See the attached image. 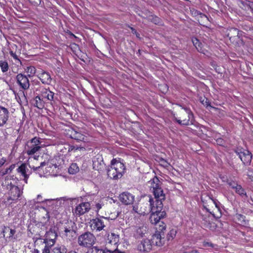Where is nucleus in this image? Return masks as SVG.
Returning a JSON list of instances; mask_svg holds the SVG:
<instances>
[{
	"label": "nucleus",
	"mask_w": 253,
	"mask_h": 253,
	"mask_svg": "<svg viewBox=\"0 0 253 253\" xmlns=\"http://www.w3.org/2000/svg\"><path fill=\"white\" fill-rule=\"evenodd\" d=\"M112 253H125L118 250L117 248L113 250Z\"/></svg>",
	"instance_id": "nucleus-52"
},
{
	"label": "nucleus",
	"mask_w": 253,
	"mask_h": 253,
	"mask_svg": "<svg viewBox=\"0 0 253 253\" xmlns=\"http://www.w3.org/2000/svg\"><path fill=\"white\" fill-rule=\"evenodd\" d=\"M108 222L107 218L101 216L100 218L96 217L90 220V227L92 230L100 231L104 229L106 224Z\"/></svg>",
	"instance_id": "nucleus-9"
},
{
	"label": "nucleus",
	"mask_w": 253,
	"mask_h": 253,
	"mask_svg": "<svg viewBox=\"0 0 253 253\" xmlns=\"http://www.w3.org/2000/svg\"><path fill=\"white\" fill-rule=\"evenodd\" d=\"M119 242V236L118 235L112 233L108 235V242L106 245L109 247L110 245H114L115 248H117V244Z\"/></svg>",
	"instance_id": "nucleus-18"
},
{
	"label": "nucleus",
	"mask_w": 253,
	"mask_h": 253,
	"mask_svg": "<svg viewBox=\"0 0 253 253\" xmlns=\"http://www.w3.org/2000/svg\"><path fill=\"white\" fill-rule=\"evenodd\" d=\"M207 211L209 212H210L211 213V214L213 216H214V213H213L212 212H211V211H210L209 209H208L207 208L206 209Z\"/></svg>",
	"instance_id": "nucleus-57"
},
{
	"label": "nucleus",
	"mask_w": 253,
	"mask_h": 253,
	"mask_svg": "<svg viewBox=\"0 0 253 253\" xmlns=\"http://www.w3.org/2000/svg\"><path fill=\"white\" fill-rule=\"evenodd\" d=\"M125 170L124 164L114 159L111 161V166L107 169V175L111 179H117L122 177Z\"/></svg>",
	"instance_id": "nucleus-4"
},
{
	"label": "nucleus",
	"mask_w": 253,
	"mask_h": 253,
	"mask_svg": "<svg viewBox=\"0 0 253 253\" xmlns=\"http://www.w3.org/2000/svg\"><path fill=\"white\" fill-rule=\"evenodd\" d=\"M3 184L6 186V188L8 190V200H16L20 197L22 192L19 188L15 185L14 180L13 178H11V176H6Z\"/></svg>",
	"instance_id": "nucleus-5"
},
{
	"label": "nucleus",
	"mask_w": 253,
	"mask_h": 253,
	"mask_svg": "<svg viewBox=\"0 0 253 253\" xmlns=\"http://www.w3.org/2000/svg\"><path fill=\"white\" fill-rule=\"evenodd\" d=\"M228 184L229 186L232 189H234L236 193L237 192V182L236 181H230V180H228Z\"/></svg>",
	"instance_id": "nucleus-38"
},
{
	"label": "nucleus",
	"mask_w": 253,
	"mask_h": 253,
	"mask_svg": "<svg viewBox=\"0 0 253 253\" xmlns=\"http://www.w3.org/2000/svg\"><path fill=\"white\" fill-rule=\"evenodd\" d=\"M95 240V238L93 234L86 232L78 237V243L81 246L89 248L94 244Z\"/></svg>",
	"instance_id": "nucleus-7"
},
{
	"label": "nucleus",
	"mask_w": 253,
	"mask_h": 253,
	"mask_svg": "<svg viewBox=\"0 0 253 253\" xmlns=\"http://www.w3.org/2000/svg\"><path fill=\"white\" fill-rule=\"evenodd\" d=\"M39 156H30L28 158L27 164L23 163L17 169V171L24 177L23 180L26 183H28V179L29 175L32 173L31 170L27 168V165L34 171H40L42 167L46 165V163L45 162H41L39 164Z\"/></svg>",
	"instance_id": "nucleus-2"
},
{
	"label": "nucleus",
	"mask_w": 253,
	"mask_h": 253,
	"mask_svg": "<svg viewBox=\"0 0 253 253\" xmlns=\"http://www.w3.org/2000/svg\"><path fill=\"white\" fill-rule=\"evenodd\" d=\"M52 252L53 253H67V249L63 245H57L53 248Z\"/></svg>",
	"instance_id": "nucleus-27"
},
{
	"label": "nucleus",
	"mask_w": 253,
	"mask_h": 253,
	"mask_svg": "<svg viewBox=\"0 0 253 253\" xmlns=\"http://www.w3.org/2000/svg\"><path fill=\"white\" fill-rule=\"evenodd\" d=\"M144 231H145V229H144L143 227H139L136 229V233L141 236H142L144 234Z\"/></svg>",
	"instance_id": "nucleus-42"
},
{
	"label": "nucleus",
	"mask_w": 253,
	"mask_h": 253,
	"mask_svg": "<svg viewBox=\"0 0 253 253\" xmlns=\"http://www.w3.org/2000/svg\"><path fill=\"white\" fill-rule=\"evenodd\" d=\"M75 223L72 221L69 222L64 226L65 235L69 240L73 239L75 234V231L74 229Z\"/></svg>",
	"instance_id": "nucleus-15"
},
{
	"label": "nucleus",
	"mask_w": 253,
	"mask_h": 253,
	"mask_svg": "<svg viewBox=\"0 0 253 253\" xmlns=\"http://www.w3.org/2000/svg\"><path fill=\"white\" fill-rule=\"evenodd\" d=\"M152 17V18H149L150 20H152V19H153V22L156 24L157 23H158L159 21V18L158 17H153L152 16H151Z\"/></svg>",
	"instance_id": "nucleus-46"
},
{
	"label": "nucleus",
	"mask_w": 253,
	"mask_h": 253,
	"mask_svg": "<svg viewBox=\"0 0 253 253\" xmlns=\"http://www.w3.org/2000/svg\"><path fill=\"white\" fill-rule=\"evenodd\" d=\"M205 246L212 247V244L211 243L206 242L204 244Z\"/></svg>",
	"instance_id": "nucleus-54"
},
{
	"label": "nucleus",
	"mask_w": 253,
	"mask_h": 253,
	"mask_svg": "<svg viewBox=\"0 0 253 253\" xmlns=\"http://www.w3.org/2000/svg\"><path fill=\"white\" fill-rule=\"evenodd\" d=\"M90 209V204L89 202H83L78 205L74 211V213L80 216L87 212Z\"/></svg>",
	"instance_id": "nucleus-10"
},
{
	"label": "nucleus",
	"mask_w": 253,
	"mask_h": 253,
	"mask_svg": "<svg viewBox=\"0 0 253 253\" xmlns=\"http://www.w3.org/2000/svg\"><path fill=\"white\" fill-rule=\"evenodd\" d=\"M248 175L250 179L251 180H253V171L249 172Z\"/></svg>",
	"instance_id": "nucleus-47"
},
{
	"label": "nucleus",
	"mask_w": 253,
	"mask_h": 253,
	"mask_svg": "<svg viewBox=\"0 0 253 253\" xmlns=\"http://www.w3.org/2000/svg\"><path fill=\"white\" fill-rule=\"evenodd\" d=\"M16 233L15 229H12L7 226H3L2 230V233L4 237L6 236V238H8L9 240H12L16 238L14 237V234Z\"/></svg>",
	"instance_id": "nucleus-21"
},
{
	"label": "nucleus",
	"mask_w": 253,
	"mask_h": 253,
	"mask_svg": "<svg viewBox=\"0 0 253 253\" xmlns=\"http://www.w3.org/2000/svg\"><path fill=\"white\" fill-rule=\"evenodd\" d=\"M247 224L245 216L238 214V225L244 226Z\"/></svg>",
	"instance_id": "nucleus-34"
},
{
	"label": "nucleus",
	"mask_w": 253,
	"mask_h": 253,
	"mask_svg": "<svg viewBox=\"0 0 253 253\" xmlns=\"http://www.w3.org/2000/svg\"><path fill=\"white\" fill-rule=\"evenodd\" d=\"M95 208L96 209L95 211L98 212L99 210L104 206V203L101 200H99L98 202H95Z\"/></svg>",
	"instance_id": "nucleus-37"
},
{
	"label": "nucleus",
	"mask_w": 253,
	"mask_h": 253,
	"mask_svg": "<svg viewBox=\"0 0 253 253\" xmlns=\"http://www.w3.org/2000/svg\"><path fill=\"white\" fill-rule=\"evenodd\" d=\"M16 81L21 88L27 90L30 87V82L28 77L22 74H18L16 76Z\"/></svg>",
	"instance_id": "nucleus-12"
},
{
	"label": "nucleus",
	"mask_w": 253,
	"mask_h": 253,
	"mask_svg": "<svg viewBox=\"0 0 253 253\" xmlns=\"http://www.w3.org/2000/svg\"><path fill=\"white\" fill-rule=\"evenodd\" d=\"M26 72L29 74V77H33L35 74L36 69L34 66L27 67L26 69Z\"/></svg>",
	"instance_id": "nucleus-33"
},
{
	"label": "nucleus",
	"mask_w": 253,
	"mask_h": 253,
	"mask_svg": "<svg viewBox=\"0 0 253 253\" xmlns=\"http://www.w3.org/2000/svg\"><path fill=\"white\" fill-rule=\"evenodd\" d=\"M64 150H67L68 152H71V151H73L74 150H77L78 149V148H75V147L74 146H71V145H66L65 146H64Z\"/></svg>",
	"instance_id": "nucleus-41"
},
{
	"label": "nucleus",
	"mask_w": 253,
	"mask_h": 253,
	"mask_svg": "<svg viewBox=\"0 0 253 253\" xmlns=\"http://www.w3.org/2000/svg\"><path fill=\"white\" fill-rule=\"evenodd\" d=\"M183 253H193V250L189 252H184Z\"/></svg>",
	"instance_id": "nucleus-61"
},
{
	"label": "nucleus",
	"mask_w": 253,
	"mask_h": 253,
	"mask_svg": "<svg viewBox=\"0 0 253 253\" xmlns=\"http://www.w3.org/2000/svg\"><path fill=\"white\" fill-rule=\"evenodd\" d=\"M34 253H40V252L37 249H35L34 250Z\"/></svg>",
	"instance_id": "nucleus-58"
},
{
	"label": "nucleus",
	"mask_w": 253,
	"mask_h": 253,
	"mask_svg": "<svg viewBox=\"0 0 253 253\" xmlns=\"http://www.w3.org/2000/svg\"><path fill=\"white\" fill-rule=\"evenodd\" d=\"M192 42L197 50H199V48L200 47V44H201L197 38H194L192 39Z\"/></svg>",
	"instance_id": "nucleus-39"
},
{
	"label": "nucleus",
	"mask_w": 253,
	"mask_h": 253,
	"mask_svg": "<svg viewBox=\"0 0 253 253\" xmlns=\"http://www.w3.org/2000/svg\"><path fill=\"white\" fill-rule=\"evenodd\" d=\"M173 116L174 120L180 125L188 126L193 124V115L189 108L183 107Z\"/></svg>",
	"instance_id": "nucleus-3"
},
{
	"label": "nucleus",
	"mask_w": 253,
	"mask_h": 253,
	"mask_svg": "<svg viewBox=\"0 0 253 253\" xmlns=\"http://www.w3.org/2000/svg\"><path fill=\"white\" fill-rule=\"evenodd\" d=\"M152 247V245L150 240L146 239L141 241L138 245V250L142 252H150Z\"/></svg>",
	"instance_id": "nucleus-16"
},
{
	"label": "nucleus",
	"mask_w": 253,
	"mask_h": 253,
	"mask_svg": "<svg viewBox=\"0 0 253 253\" xmlns=\"http://www.w3.org/2000/svg\"><path fill=\"white\" fill-rule=\"evenodd\" d=\"M238 195H240L242 197L243 200L244 201L247 198V196L244 189L239 185H238Z\"/></svg>",
	"instance_id": "nucleus-32"
},
{
	"label": "nucleus",
	"mask_w": 253,
	"mask_h": 253,
	"mask_svg": "<svg viewBox=\"0 0 253 253\" xmlns=\"http://www.w3.org/2000/svg\"><path fill=\"white\" fill-rule=\"evenodd\" d=\"M204 100L202 101V103L205 105H206L207 106H210V104L209 103V101L207 99H206L205 103H204Z\"/></svg>",
	"instance_id": "nucleus-53"
},
{
	"label": "nucleus",
	"mask_w": 253,
	"mask_h": 253,
	"mask_svg": "<svg viewBox=\"0 0 253 253\" xmlns=\"http://www.w3.org/2000/svg\"><path fill=\"white\" fill-rule=\"evenodd\" d=\"M69 253H77L76 252L71 251V252H70Z\"/></svg>",
	"instance_id": "nucleus-64"
},
{
	"label": "nucleus",
	"mask_w": 253,
	"mask_h": 253,
	"mask_svg": "<svg viewBox=\"0 0 253 253\" xmlns=\"http://www.w3.org/2000/svg\"><path fill=\"white\" fill-rule=\"evenodd\" d=\"M15 166L14 165H11L9 168L8 169H9V171L10 172L11 170L14 168Z\"/></svg>",
	"instance_id": "nucleus-55"
},
{
	"label": "nucleus",
	"mask_w": 253,
	"mask_h": 253,
	"mask_svg": "<svg viewBox=\"0 0 253 253\" xmlns=\"http://www.w3.org/2000/svg\"><path fill=\"white\" fill-rule=\"evenodd\" d=\"M41 95L42 98L47 99L49 101L54 100V93L47 88H41Z\"/></svg>",
	"instance_id": "nucleus-20"
},
{
	"label": "nucleus",
	"mask_w": 253,
	"mask_h": 253,
	"mask_svg": "<svg viewBox=\"0 0 253 253\" xmlns=\"http://www.w3.org/2000/svg\"><path fill=\"white\" fill-rule=\"evenodd\" d=\"M238 5L242 9L248 11V13L251 12L253 13V2L249 1H243L238 2Z\"/></svg>",
	"instance_id": "nucleus-19"
},
{
	"label": "nucleus",
	"mask_w": 253,
	"mask_h": 253,
	"mask_svg": "<svg viewBox=\"0 0 253 253\" xmlns=\"http://www.w3.org/2000/svg\"><path fill=\"white\" fill-rule=\"evenodd\" d=\"M33 104L35 107L40 109H42L44 107V102L42 100L39 96L35 97L33 101Z\"/></svg>",
	"instance_id": "nucleus-24"
},
{
	"label": "nucleus",
	"mask_w": 253,
	"mask_h": 253,
	"mask_svg": "<svg viewBox=\"0 0 253 253\" xmlns=\"http://www.w3.org/2000/svg\"><path fill=\"white\" fill-rule=\"evenodd\" d=\"M216 141H217V144H219V145H223V139H221V138H219V139H218L216 140Z\"/></svg>",
	"instance_id": "nucleus-48"
},
{
	"label": "nucleus",
	"mask_w": 253,
	"mask_h": 253,
	"mask_svg": "<svg viewBox=\"0 0 253 253\" xmlns=\"http://www.w3.org/2000/svg\"><path fill=\"white\" fill-rule=\"evenodd\" d=\"M215 70L218 73H222V70H221V68H220L219 66L216 67L215 68Z\"/></svg>",
	"instance_id": "nucleus-49"
},
{
	"label": "nucleus",
	"mask_w": 253,
	"mask_h": 253,
	"mask_svg": "<svg viewBox=\"0 0 253 253\" xmlns=\"http://www.w3.org/2000/svg\"><path fill=\"white\" fill-rule=\"evenodd\" d=\"M134 196L128 192L121 193L119 197V201L124 205H130L133 203Z\"/></svg>",
	"instance_id": "nucleus-11"
},
{
	"label": "nucleus",
	"mask_w": 253,
	"mask_h": 253,
	"mask_svg": "<svg viewBox=\"0 0 253 253\" xmlns=\"http://www.w3.org/2000/svg\"><path fill=\"white\" fill-rule=\"evenodd\" d=\"M29 2L33 6H38L41 3L42 0H28Z\"/></svg>",
	"instance_id": "nucleus-40"
},
{
	"label": "nucleus",
	"mask_w": 253,
	"mask_h": 253,
	"mask_svg": "<svg viewBox=\"0 0 253 253\" xmlns=\"http://www.w3.org/2000/svg\"><path fill=\"white\" fill-rule=\"evenodd\" d=\"M9 170V169H7V168L5 169L4 170H2L0 171V174L1 175H3L4 174H6L10 172Z\"/></svg>",
	"instance_id": "nucleus-43"
},
{
	"label": "nucleus",
	"mask_w": 253,
	"mask_h": 253,
	"mask_svg": "<svg viewBox=\"0 0 253 253\" xmlns=\"http://www.w3.org/2000/svg\"><path fill=\"white\" fill-rule=\"evenodd\" d=\"M42 139L38 137L28 141L25 147V153L29 156L34 155L42 148Z\"/></svg>",
	"instance_id": "nucleus-6"
},
{
	"label": "nucleus",
	"mask_w": 253,
	"mask_h": 253,
	"mask_svg": "<svg viewBox=\"0 0 253 253\" xmlns=\"http://www.w3.org/2000/svg\"><path fill=\"white\" fill-rule=\"evenodd\" d=\"M92 162L93 169L95 170H99L103 166V163L102 164L103 161L101 160H99L98 158L94 159Z\"/></svg>",
	"instance_id": "nucleus-25"
},
{
	"label": "nucleus",
	"mask_w": 253,
	"mask_h": 253,
	"mask_svg": "<svg viewBox=\"0 0 253 253\" xmlns=\"http://www.w3.org/2000/svg\"><path fill=\"white\" fill-rule=\"evenodd\" d=\"M239 157L245 165H249L252 160V154L248 150L243 149L238 151Z\"/></svg>",
	"instance_id": "nucleus-14"
},
{
	"label": "nucleus",
	"mask_w": 253,
	"mask_h": 253,
	"mask_svg": "<svg viewBox=\"0 0 253 253\" xmlns=\"http://www.w3.org/2000/svg\"><path fill=\"white\" fill-rule=\"evenodd\" d=\"M248 29H250V28L248 26H246V27L243 28V29L245 30L246 31H247Z\"/></svg>",
	"instance_id": "nucleus-59"
},
{
	"label": "nucleus",
	"mask_w": 253,
	"mask_h": 253,
	"mask_svg": "<svg viewBox=\"0 0 253 253\" xmlns=\"http://www.w3.org/2000/svg\"><path fill=\"white\" fill-rule=\"evenodd\" d=\"M41 242H42L45 246L48 247L49 249L51 248V247H52L55 243V241H50V240H47L46 239H43V241L41 240Z\"/></svg>",
	"instance_id": "nucleus-36"
},
{
	"label": "nucleus",
	"mask_w": 253,
	"mask_h": 253,
	"mask_svg": "<svg viewBox=\"0 0 253 253\" xmlns=\"http://www.w3.org/2000/svg\"><path fill=\"white\" fill-rule=\"evenodd\" d=\"M177 233V230L176 229H172L169 231L167 236V239L168 241L172 240L175 237Z\"/></svg>",
	"instance_id": "nucleus-30"
},
{
	"label": "nucleus",
	"mask_w": 253,
	"mask_h": 253,
	"mask_svg": "<svg viewBox=\"0 0 253 253\" xmlns=\"http://www.w3.org/2000/svg\"><path fill=\"white\" fill-rule=\"evenodd\" d=\"M9 54L10 56L13 57L14 59L15 60L16 64H19L20 65H22V62L21 60L19 59L18 56L16 55V54L12 51H10Z\"/></svg>",
	"instance_id": "nucleus-35"
},
{
	"label": "nucleus",
	"mask_w": 253,
	"mask_h": 253,
	"mask_svg": "<svg viewBox=\"0 0 253 253\" xmlns=\"http://www.w3.org/2000/svg\"><path fill=\"white\" fill-rule=\"evenodd\" d=\"M113 250H109L106 247L105 250L104 251V253H112Z\"/></svg>",
	"instance_id": "nucleus-51"
},
{
	"label": "nucleus",
	"mask_w": 253,
	"mask_h": 253,
	"mask_svg": "<svg viewBox=\"0 0 253 253\" xmlns=\"http://www.w3.org/2000/svg\"><path fill=\"white\" fill-rule=\"evenodd\" d=\"M41 222L43 226L45 227L46 229H47V227L49 226V215L48 212H46L45 216L42 217Z\"/></svg>",
	"instance_id": "nucleus-26"
},
{
	"label": "nucleus",
	"mask_w": 253,
	"mask_h": 253,
	"mask_svg": "<svg viewBox=\"0 0 253 253\" xmlns=\"http://www.w3.org/2000/svg\"><path fill=\"white\" fill-rule=\"evenodd\" d=\"M48 201H49V202H52L53 203L57 202L56 201H55V200H50V201H49V200H48Z\"/></svg>",
	"instance_id": "nucleus-60"
},
{
	"label": "nucleus",
	"mask_w": 253,
	"mask_h": 253,
	"mask_svg": "<svg viewBox=\"0 0 253 253\" xmlns=\"http://www.w3.org/2000/svg\"><path fill=\"white\" fill-rule=\"evenodd\" d=\"M42 202H43V200H42V196L41 195H38L37 199H36V201H35V200H34V202L41 203Z\"/></svg>",
	"instance_id": "nucleus-44"
},
{
	"label": "nucleus",
	"mask_w": 253,
	"mask_h": 253,
	"mask_svg": "<svg viewBox=\"0 0 253 253\" xmlns=\"http://www.w3.org/2000/svg\"><path fill=\"white\" fill-rule=\"evenodd\" d=\"M57 237V234L55 231L53 229L50 228L49 231L46 232L45 239L55 241Z\"/></svg>",
	"instance_id": "nucleus-23"
},
{
	"label": "nucleus",
	"mask_w": 253,
	"mask_h": 253,
	"mask_svg": "<svg viewBox=\"0 0 253 253\" xmlns=\"http://www.w3.org/2000/svg\"><path fill=\"white\" fill-rule=\"evenodd\" d=\"M50 249L48 247L44 245V249L42 250V253H50Z\"/></svg>",
	"instance_id": "nucleus-45"
},
{
	"label": "nucleus",
	"mask_w": 253,
	"mask_h": 253,
	"mask_svg": "<svg viewBox=\"0 0 253 253\" xmlns=\"http://www.w3.org/2000/svg\"><path fill=\"white\" fill-rule=\"evenodd\" d=\"M68 171L70 174H74L79 171V168L77 164L72 163L70 166Z\"/></svg>",
	"instance_id": "nucleus-28"
},
{
	"label": "nucleus",
	"mask_w": 253,
	"mask_h": 253,
	"mask_svg": "<svg viewBox=\"0 0 253 253\" xmlns=\"http://www.w3.org/2000/svg\"><path fill=\"white\" fill-rule=\"evenodd\" d=\"M211 200L212 201V202L213 203V204L215 205L216 208H218L217 207V204L216 203V202L213 200V199H211Z\"/></svg>",
	"instance_id": "nucleus-56"
},
{
	"label": "nucleus",
	"mask_w": 253,
	"mask_h": 253,
	"mask_svg": "<svg viewBox=\"0 0 253 253\" xmlns=\"http://www.w3.org/2000/svg\"><path fill=\"white\" fill-rule=\"evenodd\" d=\"M148 184L152 189L153 193L155 197V201L150 196H148V203L140 202L133 206V211L139 214L145 215L151 212L150 220L152 223H156L159 220L165 217L166 213L164 211H162L163 208V201L166 199L165 194L162 188V183L157 176L151 179L148 182Z\"/></svg>",
	"instance_id": "nucleus-1"
},
{
	"label": "nucleus",
	"mask_w": 253,
	"mask_h": 253,
	"mask_svg": "<svg viewBox=\"0 0 253 253\" xmlns=\"http://www.w3.org/2000/svg\"><path fill=\"white\" fill-rule=\"evenodd\" d=\"M164 237L165 234L164 232H156L152 236L150 241L152 245L159 247L162 246L164 244Z\"/></svg>",
	"instance_id": "nucleus-13"
},
{
	"label": "nucleus",
	"mask_w": 253,
	"mask_h": 253,
	"mask_svg": "<svg viewBox=\"0 0 253 253\" xmlns=\"http://www.w3.org/2000/svg\"><path fill=\"white\" fill-rule=\"evenodd\" d=\"M8 114L9 112L6 108L0 106V126L6 123L8 120Z\"/></svg>",
	"instance_id": "nucleus-17"
},
{
	"label": "nucleus",
	"mask_w": 253,
	"mask_h": 253,
	"mask_svg": "<svg viewBox=\"0 0 253 253\" xmlns=\"http://www.w3.org/2000/svg\"><path fill=\"white\" fill-rule=\"evenodd\" d=\"M5 162V160L3 158L0 159V167L3 165Z\"/></svg>",
	"instance_id": "nucleus-50"
},
{
	"label": "nucleus",
	"mask_w": 253,
	"mask_h": 253,
	"mask_svg": "<svg viewBox=\"0 0 253 253\" xmlns=\"http://www.w3.org/2000/svg\"><path fill=\"white\" fill-rule=\"evenodd\" d=\"M0 67L3 73L7 72L9 69L8 63L5 61H0Z\"/></svg>",
	"instance_id": "nucleus-31"
},
{
	"label": "nucleus",
	"mask_w": 253,
	"mask_h": 253,
	"mask_svg": "<svg viewBox=\"0 0 253 253\" xmlns=\"http://www.w3.org/2000/svg\"><path fill=\"white\" fill-rule=\"evenodd\" d=\"M67 135L71 138L78 141L85 142L88 141L87 136L83 133L78 127L68 129L67 131Z\"/></svg>",
	"instance_id": "nucleus-8"
},
{
	"label": "nucleus",
	"mask_w": 253,
	"mask_h": 253,
	"mask_svg": "<svg viewBox=\"0 0 253 253\" xmlns=\"http://www.w3.org/2000/svg\"><path fill=\"white\" fill-rule=\"evenodd\" d=\"M38 77L43 84H49L51 82L52 79L50 74L45 71H42L38 75Z\"/></svg>",
	"instance_id": "nucleus-22"
},
{
	"label": "nucleus",
	"mask_w": 253,
	"mask_h": 253,
	"mask_svg": "<svg viewBox=\"0 0 253 253\" xmlns=\"http://www.w3.org/2000/svg\"><path fill=\"white\" fill-rule=\"evenodd\" d=\"M238 37L240 36V35H242V34L241 33H240V30L238 29Z\"/></svg>",
	"instance_id": "nucleus-62"
},
{
	"label": "nucleus",
	"mask_w": 253,
	"mask_h": 253,
	"mask_svg": "<svg viewBox=\"0 0 253 253\" xmlns=\"http://www.w3.org/2000/svg\"><path fill=\"white\" fill-rule=\"evenodd\" d=\"M131 30H132V32H136V31H135V30L134 28H131Z\"/></svg>",
	"instance_id": "nucleus-63"
},
{
	"label": "nucleus",
	"mask_w": 253,
	"mask_h": 253,
	"mask_svg": "<svg viewBox=\"0 0 253 253\" xmlns=\"http://www.w3.org/2000/svg\"><path fill=\"white\" fill-rule=\"evenodd\" d=\"M164 217H163L161 218L159 220V221H158L156 223H154V224H156V225L158 224L159 226V227L157 228L158 230L157 232H164L163 231L166 229V225L165 223L163 221H161V220L162 219L164 218Z\"/></svg>",
	"instance_id": "nucleus-29"
}]
</instances>
